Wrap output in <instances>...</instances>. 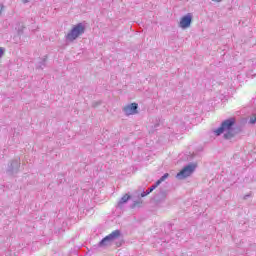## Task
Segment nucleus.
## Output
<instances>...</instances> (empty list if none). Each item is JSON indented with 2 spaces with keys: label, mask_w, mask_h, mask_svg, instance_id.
I'll return each mask as SVG.
<instances>
[{
  "label": "nucleus",
  "mask_w": 256,
  "mask_h": 256,
  "mask_svg": "<svg viewBox=\"0 0 256 256\" xmlns=\"http://www.w3.org/2000/svg\"><path fill=\"white\" fill-rule=\"evenodd\" d=\"M99 105H101V102H93L92 103V107H99Z\"/></svg>",
  "instance_id": "2eb2a0df"
},
{
  "label": "nucleus",
  "mask_w": 256,
  "mask_h": 256,
  "mask_svg": "<svg viewBox=\"0 0 256 256\" xmlns=\"http://www.w3.org/2000/svg\"><path fill=\"white\" fill-rule=\"evenodd\" d=\"M212 1H216L217 3H220V1H222V0H212Z\"/></svg>",
  "instance_id": "a211bd4d"
},
{
  "label": "nucleus",
  "mask_w": 256,
  "mask_h": 256,
  "mask_svg": "<svg viewBox=\"0 0 256 256\" xmlns=\"http://www.w3.org/2000/svg\"><path fill=\"white\" fill-rule=\"evenodd\" d=\"M137 109H139V104L134 102V103H131V104H128L127 106H125L123 108V113L127 116L137 115V113H138Z\"/></svg>",
  "instance_id": "6e6552de"
},
{
  "label": "nucleus",
  "mask_w": 256,
  "mask_h": 256,
  "mask_svg": "<svg viewBox=\"0 0 256 256\" xmlns=\"http://www.w3.org/2000/svg\"><path fill=\"white\" fill-rule=\"evenodd\" d=\"M85 25L83 23H78L70 30L66 35V41L73 43L78 37H81L85 33Z\"/></svg>",
  "instance_id": "f03ea898"
},
{
  "label": "nucleus",
  "mask_w": 256,
  "mask_h": 256,
  "mask_svg": "<svg viewBox=\"0 0 256 256\" xmlns=\"http://www.w3.org/2000/svg\"><path fill=\"white\" fill-rule=\"evenodd\" d=\"M169 178V173H165L159 180L156 181V183L154 185H152L148 190L142 192L140 194L141 197H147V195H149L150 193H153V191H155V189L161 184L163 183V181H165V179Z\"/></svg>",
  "instance_id": "423d86ee"
},
{
  "label": "nucleus",
  "mask_w": 256,
  "mask_h": 256,
  "mask_svg": "<svg viewBox=\"0 0 256 256\" xmlns=\"http://www.w3.org/2000/svg\"><path fill=\"white\" fill-rule=\"evenodd\" d=\"M247 198H249V195L244 196V199H247Z\"/></svg>",
  "instance_id": "6ab92c4d"
},
{
  "label": "nucleus",
  "mask_w": 256,
  "mask_h": 256,
  "mask_svg": "<svg viewBox=\"0 0 256 256\" xmlns=\"http://www.w3.org/2000/svg\"><path fill=\"white\" fill-rule=\"evenodd\" d=\"M23 3H29V0H22Z\"/></svg>",
  "instance_id": "f3484780"
},
{
  "label": "nucleus",
  "mask_w": 256,
  "mask_h": 256,
  "mask_svg": "<svg viewBox=\"0 0 256 256\" xmlns=\"http://www.w3.org/2000/svg\"><path fill=\"white\" fill-rule=\"evenodd\" d=\"M195 169H197V164L195 163H190L184 166V169L177 173L176 179H179L181 181L183 179H187V177H191V175H193V173L195 172Z\"/></svg>",
  "instance_id": "20e7f679"
},
{
  "label": "nucleus",
  "mask_w": 256,
  "mask_h": 256,
  "mask_svg": "<svg viewBox=\"0 0 256 256\" xmlns=\"http://www.w3.org/2000/svg\"><path fill=\"white\" fill-rule=\"evenodd\" d=\"M23 29H25V27L21 26L20 30L18 31L19 35H23Z\"/></svg>",
  "instance_id": "dca6fc26"
},
{
  "label": "nucleus",
  "mask_w": 256,
  "mask_h": 256,
  "mask_svg": "<svg viewBox=\"0 0 256 256\" xmlns=\"http://www.w3.org/2000/svg\"><path fill=\"white\" fill-rule=\"evenodd\" d=\"M3 55H5V48L0 47V60L3 59Z\"/></svg>",
  "instance_id": "ddd939ff"
},
{
  "label": "nucleus",
  "mask_w": 256,
  "mask_h": 256,
  "mask_svg": "<svg viewBox=\"0 0 256 256\" xmlns=\"http://www.w3.org/2000/svg\"><path fill=\"white\" fill-rule=\"evenodd\" d=\"M191 23H193V14L188 13L181 18L179 27H181V29H189Z\"/></svg>",
  "instance_id": "0eeeda50"
},
{
  "label": "nucleus",
  "mask_w": 256,
  "mask_h": 256,
  "mask_svg": "<svg viewBox=\"0 0 256 256\" xmlns=\"http://www.w3.org/2000/svg\"><path fill=\"white\" fill-rule=\"evenodd\" d=\"M3 9H5V5L0 4V17L2 15V13H3Z\"/></svg>",
  "instance_id": "4468645a"
},
{
  "label": "nucleus",
  "mask_w": 256,
  "mask_h": 256,
  "mask_svg": "<svg viewBox=\"0 0 256 256\" xmlns=\"http://www.w3.org/2000/svg\"><path fill=\"white\" fill-rule=\"evenodd\" d=\"M141 200L138 201H134L131 205H130V209H135V207H141Z\"/></svg>",
  "instance_id": "f8f14e48"
},
{
  "label": "nucleus",
  "mask_w": 256,
  "mask_h": 256,
  "mask_svg": "<svg viewBox=\"0 0 256 256\" xmlns=\"http://www.w3.org/2000/svg\"><path fill=\"white\" fill-rule=\"evenodd\" d=\"M129 199H131V195L129 194H125L124 196L121 197V199L119 200L117 207H119V209H121V207H123V205H125V203H127V201H129Z\"/></svg>",
  "instance_id": "9d476101"
},
{
  "label": "nucleus",
  "mask_w": 256,
  "mask_h": 256,
  "mask_svg": "<svg viewBox=\"0 0 256 256\" xmlns=\"http://www.w3.org/2000/svg\"><path fill=\"white\" fill-rule=\"evenodd\" d=\"M121 230H114L112 233L104 237L99 243L98 247H109L113 241L121 239Z\"/></svg>",
  "instance_id": "7ed1b4c3"
},
{
  "label": "nucleus",
  "mask_w": 256,
  "mask_h": 256,
  "mask_svg": "<svg viewBox=\"0 0 256 256\" xmlns=\"http://www.w3.org/2000/svg\"><path fill=\"white\" fill-rule=\"evenodd\" d=\"M19 167H21V161L15 159L12 160L7 167L6 173L7 175H16L19 173Z\"/></svg>",
  "instance_id": "39448f33"
},
{
  "label": "nucleus",
  "mask_w": 256,
  "mask_h": 256,
  "mask_svg": "<svg viewBox=\"0 0 256 256\" xmlns=\"http://www.w3.org/2000/svg\"><path fill=\"white\" fill-rule=\"evenodd\" d=\"M167 195H169V190L160 188V191L154 196V201L156 203H163L167 199Z\"/></svg>",
  "instance_id": "1a4fd4ad"
},
{
  "label": "nucleus",
  "mask_w": 256,
  "mask_h": 256,
  "mask_svg": "<svg viewBox=\"0 0 256 256\" xmlns=\"http://www.w3.org/2000/svg\"><path fill=\"white\" fill-rule=\"evenodd\" d=\"M47 66V56H45L42 61L39 62L37 65L36 69H43L44 67Z\"/></svg>",
  "instance_id": "9b49d317"
},
{
  "label": "nucleus",
  "mask_w": 256,
  "mask_h": 256,
  "mask_svg": "<svg viewBox=\"0 0 256 256\" xmlns=\"http://www.w3.org/2000/svg\"><path fill=\"white\" fill-rule=\"evenodd\" d=\"M235 122L236 120L234 117L224 120L221 123L220 127L214 130V134L216 135V137H219L224 133V139H233V137L237 135V132L235 131V128H234Z\"/></svg>",
  "instance_id": "f257e3e1"
}]
</instances>
